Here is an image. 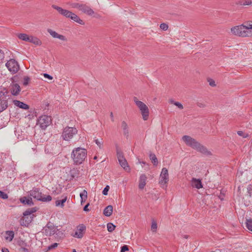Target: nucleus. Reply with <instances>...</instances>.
Segmentation results:
<instances>
[{
  "label": "nucleus",
  "instance_id": "obj_23",
  "mask_svg": "<svg viewBox=\"0 0 252 252\" xmlns=\"http://www.w3.org/2000/svg\"><path fill=\"white\" fill-rule=\"evenodd\" d=\"M8 92L5 88H1L0 90V100H7Z\"/></svg>",
  "mask_w": 252,
  "mask_h": 252
},
{
  "label": "nucleus",
  "instance_id": "obj_57",
  "mask_svg": "<svg viewBox=\"0 0 252 252\" xmlns=\"http://www.w3.org/2000/svg\"><path fill=\"white\" fill-rule=\"evenodd\" d=\"M110 117H111L112 121L113 122L114 121V119L113 114L112 112L110 113Z\"/></svg>",
  "mask_w": 252,
  "mask_h": 252
},
{
  "label": "nucleus",
  "instance_id": "obj_38",
  "mask_svg": "<svg viewBox=\"0 0 252 252\" xmlns=\"http://www.w3.org/2000/svg\"><path fill=\"white\" fill-rule=\"evenodd\" d=\"M69 4L71 8H77L79 9L81 3L77 2H71L69 3Z\"/></svg>",
  "mask_w": 252,
  "mask_h": 252
},
{
  "label": "nucleus",
  "instance_id": "obj_12",
  "mask_svg": "<svg viewBox=\"0 0 252 252\" xmlns=\"http://www.w3.org/2000/svg\"><path fill=\"white\" fill-rule=\"evenodd\" d=\"M86 230V226L82 224L79 225L77 227V230L72 236L77 238H82L84 235V232Z\"/></svg>",
  "mask_w": 252,
  "mask_h": 252
},
{
  "label": "nucleus",
  "instance_id": "obj_8",
  "mask_svg": "<svg viewBox=\"0 0 252 252\" xmlns=\"http://www.w3.org/2000/svg\"><path fill=\"white\" fill-rule=\"evenodd\" d=\"M5 66L12 74L16 73L20 69L18 63L14 59H10L8 61Z\"/></svg>",
  "mask_w": 252,
  "mask_h": 252
},
{
  "label": "nucleus",
  "instance_id": "obj_34",
  "mask_svg": "<svg viewBox=\"0 0 252 252\" xmlns=\"http://www.w3.org/2000/svg\"><path fill=\"white\" fill-rule=\"evenodd\" d=\"M70 174L72 178L77 177L79 175V171L76 168L70 170Z\"/></svg>",
  "mask_w": 252,
  "mask_h": 252
},
{
  "label": "nucleus",
  "instance_id": "obj_31",
  "mask_svg": "<svg viewBox=\"0 0 252 252\" xmlns=\"http://www.w3.org/2000/svg\"><path fill=\"white\" fill-rule=\"evenodd\" d=\"M36 211V209L35 208H30V209H28L27 210H26L23 213V215L24 216H29V215L32 214V213L35 212Z\"/></svg>",
  "mask_w": 252,
  "mask_h": 252
},
{
  "label": "nucleus",
  "instance_id": "obj_3",
  "mask_svg": "<svg viewBox=\"0 0 252 252\" xmlns=\"http://www.w3.org/2000/svg\"><path fill=\"white\" fill-rule=\"evenodd\" d=\"M232 33L241 37L251 36L252 35L251 30H249L247 26L241 25L235 26L231 29Z\"/></svg>",
  "mask_w": 252,
  "mask_h": 252
},
{
  "label": "nucleus",
  "instance_id": "obj_17",
  "mask_svg": "<svg viewBox=\"0 0 252 252\" xmlns=\"http://www.w3.org/2000/svg\"><path fill=\"white\" fill-rule=\"evenodd\" d=\"M191 184L193 188H195L197 189H200L203 188V185L200 179H196L194 178H192Z\"/></svg>",
  "mask_w": 252,
  "mask_h": 252
},
{
  "label": "nucleus",
  "instance_id": "obj_56",
  "mask_svg": "<svg viewBox=\"0 0 252 252\" xmlns=\"http://www.w3.org/2000/svg\"><path fill=\"white\" fill-rule=\"evenodd\" d=\"M89 205V203H88L87 205H86L84 206V209H83V210H84V211H89V209H88V207Z\"/></svg>",
  "mask_w": 252,
  "mask_h": 252
},
{
  "label": "nucleus",
  "instance_id": "obj_1",
  "mask_svg": "<svg viewBox=\"0 0 252 252\" xmlns=\"http://www.w3.org/2000/svg\"><path fill=\"white\" fill-rule=\"evenodd\" d=\"M87 151L84 148L80 147L74 148L71 154V158L73 160L74 164L80 165L82 164L87 158Z\"/></svg>",
  "mask_w": 252,
  "mask_h": 252
},
{
  "label": "nucleus",
  "instance_id": "obj_16",
  "mask_svg": "<svg viewBox=\"0 0 252 252\" xmlns=\"http://www.w3.org/2000/svg\"><path fill=\"white\" fill-rule=\"evenodd\" d=\"M10 90L12 95H17L21 91V88L18 84H13L10 86Z\"/></svg>",
  "mask_w": 252,
  "mask_h": 252
},
{
  "label": "nucleus",
  "instance_id": "obj_51",
  "mask_svg": "<svg viewBox=\"0 0 252 252\" xmlns=\"http://www.w3.org/2000/svg\"><path fill=\"white\" fill-rule=\"evenodd\" d=\"M174 105H176V106H177L180 109H183V105L179 102H175Z\"/></svg>",
  "mask_w": 252,
  "mask_h": 252
},
{
  "label": "nucleus",
  "instance_id": "obj_18",
  "mask_svg": "<svg viewBox=\"0 0 252 252\" xmlns=\"http://www.w3.org/2000/svg\"><path fill=\"white\" fill-rule=\"evenodd\" d=\"M13 103L16 106L20 108H22L24 110H28L29 109V106L28 104L19 100H14L13 101Z\"/></svg>",
  "mask_w": 252,
  "mask_h": 252
},
{
  "label": "nucleus",
  "instance_id": "obj_19",
  "mask_svg": "<svg viewBox=\"0 0 252 252\" xmlns=\"http://www.w3.org/2000/svg\"><path fill=\"white\" fill-rule=\"evenodd\" d=\"M147 177L145 175L142 174L140 176L139 181L138 187L139 189H142L146 184Z\"/></svg>",
  "mask_w": 252,
  "mask_h": 252
},
{
  "label": "nucleus",
  "instance_id": "obj_39",
  "mask_svg": "<svg viewBox=\"0 0 252 252\" xmlns=\"http://www.w3.org/2000/svg\"><path fill=\"white\" fill-rule=\"evenodd\" d=\"M157 227V222L153 220L152 222L151 230L154 232H156Z\"/></svg>",
  "mask_w": 252,
  "mask_h": 252
},
{
  "label": "nucleus",
  "instance_id": "obj_4",
  "mask_svg": "<svg viewBox=\"0 0 252 252\" xmlns=\"http://www.w3.org/2000/svg\"><path fill=\"white\" fill-rule=\"evenodd\" d=\"M133 101L139 108L143 119L144 121L147 120L149 116V110L148 106L143 102L138 100L136 97H133Z\"/></svg>",
  "mask_w": 252,
  "mask_h": 252
},
{
  "label": "nucleus",
  "instance_id": "obj_50",
  "mask_svg": "<svg viewBox=\"0 0 252 252\" xmlns=\"http://www.w3.org/2000/svg\"><path fill=\"white\" fill-rule=\"evenodd\" d=\"M128 251V246L126 245H124L121 248V252H125L126 251Z\"/></svg>",
  "mask_w": 252,
  "mask_h": 252
},
{
  "label": "nucleus",
  "instance_id": "obj_61",
  "mask_svg": "<svg viewBox=\"0 0 252 252\" xmlns=\"http://www.w3.org/2000/svg\"><path fill=\"white\" fill-rule=\"evenodd\" d=\"M72 252H76V251L75 249H73Z\"/></svg>",
  "mask_w": 252,
  "mask_h": 252
},
{
  "label": "nucleus",
  "instance_id": "obj_13",
  "mask_svg": "<svg viewBox=\"0 0 252 252\" xmlns=\"http://www.w3.org/2000/svg\"><path fill=\"white\" fill-rule=\"evenodd\" d=\"M52 7L54 9L57 10L59 12V13L61 15H63V16L66 18H69L70 14L72 12L66 9H64L62 7L57 6L56 5H53Z\"/></svg>",
  "mask_w": 252,
  "mask_h": 252
},
{
  "label": "nucleus",
  "instance_id": "obj_47",
  "mask_svg": "<svg viewBox=\"0 0 252 252\" xmlns=\"http://www.w3.org/2000/svg\"><path fill=\"white\" fill-rule=\"evenodd\" d=\"M208 82L209 83V85L212 87H215L216 86L215 82L214 80L212 79H208Z\"/></svg>",
  "mask_w": 252,
  "mask_h": 252
},
{
  "label": "nucleus",
  "instance_id": "obj_21",
  "mask_svg": "<svg viewBox=\"0 0 252 252\" xmlns=\"http://www.w3.org/2000/svg\"><path fill=\"white\" fill-rule=\"evenodd\" d=\"M69 18L81 25L84 24L83 21L82 20L79 16H78L76 14L74 13L71 12Z\"/></svg>",
  "mask_w": 252,
  "mask_h": 252
},
{
  "label": "nucleus",
  "instance_id": "obj_55",
  "mask_svg": "<svg viewBox=\"0 0 252 252\" xmlns=\"http://www.w3.org/2000/svg\"><path fill=\"white\" fill-rule=\"evenodd\" d=\"M237 134L238 135H239V136H243L244 137H245V136L244 135V133L242 131H237Z\"/></svg>",
  "mask_w": 252,
  "mask_h": 252
},
{
  "label": "nucleus",
  "instance_id": "obj_62",
  "mask_svg": "<svg viewBox=\"0 0 252 252\" xmlns=\"http://www.w3.org/2000/svg\"><path fill=\"white\" fill-rule=\"evenodd\" d=\"M94 159H96L97 158V157L96 156H95L94 158Z\"/></svg>",
  "mask_w": 252,
  "mask_h": 252
},
{
  "label": "nucleus",
  "instance_id": "obj_20",
  "mask_svg": "<svg viewBox=\"0 0 252 252\" xmlns=\"http://www.w3.org/2000/svg\"><path fill=\"white\" fill-rule=\"evenodd\" d=\"M21 202L25 205H28L30 206L33 205V202L32 198L27 197L26 196H24L21 197L20 199Z\"/></svg>",
  "mask_w": 252,
  "mask_h": 252
},
{
  "label": "nucleus",
  "instance_id": "obj_40",
  "mask_svg": "<svg viewBox=\"0 0 252 252\" xmlns=\"http://www.w3.org/2000/svg\"><path fill=\"white\" fill-rule=\"evenodd\" d=\"M4 51L0 48V63L3 62V61L4 59Z\"/></svg>",
  "mask_w": 252,
  "mask_h": 252
},
{
  "label": "nucleus",
  "instance_id": "obj_2",
  "mask_svg": "<svg viewBox=\"0 0 252 252\" xmlns=\"http://www.w3.org/2000/svg\"><path fill=\"white\" fill-rule=\"evenodd\" d=\"M30 196L38 201L44 202H48L52 200V197L50 195L43 194L39 188H33L29 192Z\"/></svg>",
  "mask_w": 252,
  "mask_h": 252
},
{
  "label": "nucleus",
  "instance_id": "obj_37",
  "mask_svg": "<svg viewBox=\"0 0 252 252\" xmlns=\"http://www.w3.org/2000/svg\"><path fill=\"white\" fill-rule=\"evenodd\" d=\"M94 142L100 149H102L103 148V142L102 139H96L94 140Z\"/></svg>",
  "mask_w": 252,
  "mask_h": 252
},
{
  "label": "nucleus",
  "instance_id": "obj_28",
  "mask_svg": "<svg viewBox=\"0 0 252 252\" xmlns=\"http://www.w3.org/2000/svg\"><path fill=\"white\" fill-rule=\"evenodd\" d=\"M121 126L123 130L124 134L126 136H128V126L125 121L122 122Z\"/></svg>",
  "mask_w": 252,
  "mask_h": 252
},
{
  "label": "nucleus",
  "instance_id": "obj_53",
  "mask_svg": "<svg viewBox=\"0 0 252 252\" xmlns=\"http://www.w3.org/2000/svg\"><path fill=\"white\" fill-rule=\"evenodd\" d=\"M247 28L249 30H252V22H250L247 26Z\"/></svg>",
  "mask_w": 252,
  "mask_h": 252
},
{
  "label": "nucleus",
  "instance_id": "obj_5",
  "mask_svg": "<svg viewBox=\"0 0 252 252\" xmlns=\"http://www.w3.org/2000/svg\"><path fill=\"white\" fill-rule=\"evenodd\" d=\"M78 130L75 127L66 126L63 128L62 137L65 141H70L73 136L77 134Z\"/></svg>",
  "mask_w": 252,
  "mask_h": 252
},
{
  "label": "nucleus",
  "instance_id": "obj_44",
  "mask_svg": "<svg viewBox=\"0 0 252 252\" xmlns=\"http://www.w3.org/2000/svg\"><path fill=\"white\" fill-rule=\"evenodd\" d=\"M0 198L2 199L8 198V195L5 192L0 190Z\"/></svg>",
  "mask_w": 252,
  "mask_h": 252
},
{
  "label": "nucleus",
  "instance_id": "obj_33",
  "mask_svg": "<svg viewBox=\"0 0 252 252\" xmlns=\"http://www.w3.org/2000/svg\"><path fill=\"white\" fill-rule=\"evenodd\" d=\"M150 159L152 160L154 165H157L158 161V159H157L156 155L154 154H151L150 155Z\"/></svg>",
  "mask_w": 252,
  "mask_h": 252
},
{
  "label": "nucleus",
  "instance_id": "obj_49",
  "mask_svg": "<svg viewBox=\"0 0 252 252\" xmlns=\"http://www.w3.org/2000/svg\"><path fill=\"white\" fill-rule=\"evenodd\" d=\"M30 79L28 77H25L24 78L23 85L26 86L28 84Z\"/></svg>",
  "mask_w": 252,
  "mask_h": 252
},
{
  "label": "nucleus",
  "instance_id": "obj_30",
  "mask_svg": "<svg viewBox=\"0 0 252 252\" xmlns=\"http://www.w3.org/2000/svg\"><path fill=\"white\" fill-rule=\"evenodd\" d=\"M17 36L19 39L23 41H29L30 40V36L25 33H19L17 35Z\"/></svg>",
  "mask_w": 252,
  "mask_h": 252
},
{
  "label": "nucleus",
  "instance_id": "obj_36",
  "mask_svg": "<svg viewBox=\"0 0 252 252\" xmlns=\"http://www.w3.org/2000/svg\"><path fill=\"white\" fill-rule=\"evenodd\" d=\"M246 224L247 228L249 230L252 231V220L251 219L247 220Z\"/></svg>",
  "mask_w": 252,
  "mask_h": 252
},
{
  "label": "nucleus",
  "instance_id": "obj_25",
  "mask_svg": "<svg viewBox=\"0 0 252 252\" xmlns=\"http://www.w3.org/2000/svg\"><path fill=\"white\" fill-rule=\"evenodd\" d=\"M30 40L28 42L32 43L36 45H40L42 43L41 40L36 37L30 36L29 37Z\"/></svg>",
  "mask_w": 252,
  "mask_h": 252
},
{
  "label": "nucleus",
  "instance_id": "obj_32",
  "mask_svg": "<svg viewBox=\"0 0 252 252\" xmlns=\"http://www.w3.org/2000/svg\"><path fill=\"white\" fill-rule=\"evenodd\" d=\"M252 3L251 0H242L239 1L238 4L242 6L251 5Z\"/></svg>",
  "mask_w": 252,
  "mask_h": 252
},
{
  "label": "nucleus",
  "instance_id": "obj_26",
  "mask_svg": "<svg viewBox=\"0 0 252 252\" xmlns=\"http://www.w3.org/2000/svg\"><path fill=\"white\" fill-rule=\"evenodd\" d=\"M8 107V102L6 99L0 101V113L5 110Z\"/></svg>",
  "mask_w": 252,
  "mask_h": 252
},
{
  "label": "nucleus",
  "instance_id": "obj_41",
  "mask_svg": "<svg viewBox=\"0 0 252 252\" xmlns=\"http://www.w3.org/2000/svg\"><path fill=\"white\" fill-rule=\"evenodd\" d=\"M197 105L200 108H204L206 106V102L204 101H199L197 102Z\"/></svg>",
  "mask_w": 252,
  "mask_h": 252
},
{
  "label": "nucleus",
  "instance_id": "obj_15",
  "mask_svg": "<svg viewBox=\"0 0 252 252\" xmlns=\"http://www.w3.org/2000/svg\"><path fill=\"white\" fill-rule=\"evenodd\" d=\"M47 32L49 34L54 38H58L61 40L66 41L67 38L66 37L63 35L59 34L55 31H54L53 30L48 29L47 30Z\"/></svg>",
  "mask_w": 252,
  "mask_h": 252
},
{
  "label": "nucleus",
  "instance_id": "obj_58",
  "mask_svg": "<svg viewBox=\"0 0 252 252\" xmlns=\"http://www.w3.org/2000/svg\"><path fill=\"white\" fill-rule=\"evenodd\" d=\"M2 252H9L8 250L6 248H4L2 249Z\"/></svg>",
  "mask_w": 252,
  "mask_h": 252
},
{
  "label": "nucleus",
  "instance_id": "obj_27",
  "mask_svg": "<svg viewBox=\"0 0 252 252\" xmlns=\"http://www.w3.org/2000/svg\"><path fill=\"white\" fill-rule=\"evenodd\" d=\"M66 200L67 196H65L62 200H57L55 202L56 206L63 208L64 206V203L66 202Z\"/></svg>",
  "mask_w": 252,
  "mask_h": 252
},
{
  "label": "nucleus",
  "instance_id": "obj_42",
  "mask_svg": "<svg viewBox=\"0 0 252 252\" xmlns=\"http://www.w3.org/2000/svg\"><path fill=\"white\" fill-rule=\"evenodd\" d=\"M168 26L165 23H162L160 25V28L163 31H166L168 29Z\"/></svg>",
  "mask_w": 252,
  "mask_h": 252
},
{
  "label": "nucleus",
  "instance_id": "obj_14",
  "mask_svg": "<svg viewBox=\"0 0 252 252\" xmlns=\"http://www.w3.org/2000/svg\"><path fill=\"white\" fill-rule=\"evenodd\" d=\"M79 10L88 15H92L94 13V11L92 9L86 4L83 3H81L80 5Z\"/></svg>",
  "mask_w": 252,
  "mask_h": 252
},
{
  "label": "nucleus",
  "instance_id": "obj_11",
  "mask_svg": "<svg viewBox=\"0 0 252 252\" xmlns=\"http://www.w3.org/2000/svg\"><path fill=\"white\" fill-rule=\"evenodd\" d=\"M117 156L121 166L126 170L127 169H129L127 161L124 158L123 152L119 150H117Z\"/></svg>",
  "mask_w": 252,
  "mask_h": 252
},
{
  "label": "nucleus",
  "instance_id": "obj_22",
  "mask_svg": "<svg viewBox=\"0 0 252 252\" xmlns=\"http://www.w3.org/2000/svg\"><path fill=\"white\" fill-rule=\"evenodd\" d=\"M14 237V232L12 230L5 231V239L8 242H11Z\"/></svg>",
  "mask_w": 252,
  "mask_h": 252
},
{
  "label": "nucleus",
  "instance_id": "obj_35",
  "mask_svg": "<svg viewBox=\"0 0 252 252\" xmlns=\"http://www.w3.org/2000/svg\"><path fill=\"white\" fill-rule=\"evenodd\" d=\"M107 228L109 232H112L115 229L116 226L114 225L112 223L109 222L107 224Z\"/></svg>",
  "mask_w": 252,
  "mask_h": 252
},
{
  "label": "nucleus",
  "instance_id": "obj_59",
  "mask_svg": "<svg viewBox=\"0 0 252 252\" xmlns=\"http://www.w3.org/2000/svg\"><path fill=\"white\" fill-rule=\"evenodd\" d=\"M169 102H170V103H172V104H174V103H175V101H174V100H173V99H170V100H169Z\"/></svg>",
  "mask_w": 252,
  "mask_h": 252
},
{
  "label": "nucleus",
  "instance_id": "obj_60",
  "mask_svg": "<svg viewBox=\"0 0 252 252\" xmlns=\"http://www.w3.org/2000/svg\"><path fill=\"white\" fill-rule=\"evenodd\" d=\"M185 238L186 239H188V235H185Z\"/></svg>",
  "mask_w": 252,
  "mask_h": 252
},
{
  "label": "nucleus",
  "instance_id": "obj_24",
  "mask_svg": "<svg viewBox=\"0 0 252 252\" xmlns=\"http://www.w3.org/2000/svg\"><path fill=\"white\" fill-rule=\"evenodd\" d=\"M113 212V207L111 205H109L105 208L103 211V214L107 217L110 216Z\"/></svg>",
  "mask_w": 252,
  "mask_h": 252
},
{
  "label": "nucleus",
  "instance_id": "obj_46",
  "mask_svg": "<svg viewBox=\"0 0 252 252\" xmlns=\"http://www.w3.org/2000/svg\"><path fill=\"white\" fill-rule=\"evenodd\" d=\"M109 189V186H106L102 191V193L104 195H106L108 194V191Z\"/></svg>",
  "mask_w": 252,
  "mask_h": 252
},
{
  "label": "nucleus",
  "instance_id": "obj_43",
  "mask_svg": "<svg viewBox=\"0 0 252 252\" xmlns=\"http://www.w3.org/2000/svg\"><path fill=\"white\" fill-rule=\"evenodd\" d=\"M182 140L185 142L187 145H189V136L185 135L183 137Z\"/></svg>",
  "mask_w": 252,
  "mask_h": 252
},
{
  "label": "nucleus",
  "instance_id": "obj_10",
  "mask_svg": "<svg viewBox=\"0 0 252 252\" xmlns=\"http://www.w3.org/2000/svg\"><path fill=\"white\" fill-rule=\"evenodd\" d=\"M52 122L51 118L50 116L47 115H42L40 116L37 120V125L42 129H45L49 126Z\"/></svg>",
  "mask_w": 252,
  "mask_h": 252
},
{
  "label": "nucleus",
  "instance_id": "obj_6",
  "mask_svg": "<svg viewBox=\"0 0 252 252\" xmlns=\"http://www.w3.org/2000/svg\"><path fill=\"white\" fill-rule=\"evenodd\" d=\"M45 233L46 235L49 236L56 234L58 236L62 237L63 235V232L60 231L57 226L51 222H48L45 226Z\"/></svg>",
  "mask_w": 252,
  "mask_h": 252
},
{
  "label": "nucleus",
  "instance_id": "obj_45",
  "mask_svg": "<svg viewBox=\"0 0 252 252\" xmlns=\"http://www.w3.org/2000/svg\"><path fill=\"white\" fill-rule=\"evenodd\" d=\"M252 186L251 185H249L247 187V192L249 196L251 197L252 196Z\"/></svg>",
  "mask_w": 252,
  "mask_h": 252
},
{
  "label": "nucleus",
  "instance_id": "obj_54",
  "mask_svg": "<svg viewBox=\"0 0 252 252\" xmlns=\"http://www.w3.org/2000/svg\"><path fill=\"white\" fill-rule=\"evenodd\" d=\"M20 250L22 252H29V250L27 248H24V247H22L20 249Z\"/></svg>",
  "mask_w": 252,
  "mask_h": 252
},
{
  "label": "nucleus",
  "instance_id": "obj_52",
  "mask_svg": "<svg viewBox=\"0 0 252 252\" xmlns=\"http://www.w3.org/2000/svg\"><path fill=\"white\" fill-rule=\"evenodd\" d=\"M43 76L45 78H47L49 80H52L53 77L47 73H44Z\"/></svg>",
  "mask_w": 252,
  "mask_h": 252
},
{
  "label": "nucleus",
  "instance_id": "obj_7",
  "mask_svg": "<svg viewBox=\"0 0 252 252\" xmlns=\"http://www.w3.org/2000/svg\"><path fill=\"white\" fill-rule=\"evenodd\" d=\"M190 147H191L196 151L200 152L201 153L206 155H211V152L209 151L206 148L201 145L199 143L197 142L195 139L190 137Z\"/></svg>",
  "mask_w": 252,
  "mask_h": 252
},
{
  "label": "nucleus",
  "instance_id": "obj_29",
  "mask_svg": "<svg viewBox=\"0 0 252 252\" xmlns=\"http://www.w3.org/2000/svg\"><path fill=\"white\" fill-rule=\"evenodd\" d=\"M80 197L81 198V203L82 204L85 202L87 198V191L86 190H83L82 192L80 193Z\"/></svg>",
  "mask_w": 252,
  "mask_h": 252
},
{
  "label": "nucleus",
  "instance_id": "obj_9",
  "mask_svg": "<svg viewBox=\"0 0 252 252\" xmlns=\"http://www.w3.org/2000/svg\"><path fill=\"white\" fill-rule=\"evenodd\" d=\"M169 181V174L167 168L164 167L162 169L160 174L159 184L163 188L167 187V184Z\"/></svg>",
  "mask_w": 252,
  "mask_h": 252
},
{
  "label": "nucleus",
  "instance_id": "obj_48",
  "mask_svg": "<svg viewBox=\"0 0 252 252\" xmlns=\"http://www.w3.org/2000/svg\"><path fill=\"white\" fill-rule=\"evenodd\" d=\"M58 243H55L50 245L48 247V249L52 250V249H55V248H56L58 246Z\"/></svg>",
  "mask_w": 252,
  "mask_h": 252
}]
</instances>
